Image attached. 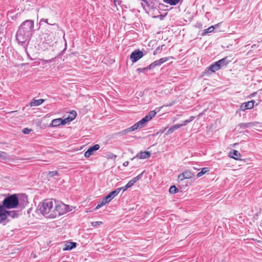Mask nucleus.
Returning a JSON list of instances; mask_svg holds the SVG:
<instances>
[{"instance_id": "7ed1b4c3", "label": "nucleus", "mask_w": 262, "mask_h": 262, "mask_svg": "<svg viewBox=\"0 0 262 262\" xmlns=\"http://www.w3.org/2000/svg\"><path fill=\"white\" fill-rule=\"evenodd\" d=\"M18 205V199L16 194H12L6 197L3 201L4 209L15 208Z\"/></svg>"}, {"instance_id": "393cba45", "label": "nucleus", "mask_w": 262, "mask_h": 262, "mask_svg": "<svg viewBox=\"0 0 262 262\" xmlns=\"http://www.w3.org/2000/svg\"><path fill=\"white\" fill-rule=\"evenodd\" d=\"M7 213H6V219L8 216H11L13 218L16 217L18 215V213L16 211H7Z\"/></svg>"}, {"instance_id": "9d476101", "label": "nucleus", "mask_w": 262, "mask_h": 262, "mask_svg": "<svg viewBox=\"0 0 262 262\" xmlns=\"http://www.w3.org/2000/svg\"><path fill=\"white\" fill-rule=\"evenodd\" d=\"M194 176V174L193 172L189 170H186L178 176V179L180 181H183L186 179L192 178Z\"/></svg>"}, {"instance_id": "4468645a", "label": "nucleus", "mask_w": 262, "mask_h": 262, "mask_svg": "<svg viewBox=\"0 0 262 262\" xmlns=\"http://www.w3.org/2000/svg\"><path fill=\"white\" fill-rule=\"evenodd\" d=\"M221 68L220 67V65L218 64V63L215 62L213 64H211L206 70V73H209V71H211V72H215V71L219 70Z\"/></svg>"}, {"instance_id": "c03bdc74", "label": "nucleus", "mask_w": 262, "mask_h": 262, "mask_svg": "<svg viewBox=\"0 0 262 262\" xmlns=\"http://www.w3.org/2000/svg\"><path fill=\"white\" fill-rule=\"evenodd\" d=\"M192 168H193V169H194L195 170H200V168H197V167H193Z\"/></svg>"}, {"instance_id": "f3484780", "label": "nucleus", "mask_w": 262, "mask_h": 262, "mask_svg": "<svg viewBox=\"0 0 262 262\" xmlns=\"http://www.w3.org/2000/svg\"><path fill=\"white\" fill-rule=\"evenodd\" d=\"M66 123V122H64V119L57 118L52 120L51 125L53 127H57L60 125L65 124Z\"/></svg>"}, {"instance_id": "7c9ffc66", "label": "nucleus", "mask_w": 262, "mask_h": 262, "mask_svg": "<svg viewBox=\"0 0 262 262\" xmlns=\"http://www.w3.org/2000/svg\"><path fill=\"white\" fill-rule=\"evenodd\" d=\"M255 101L253 100L248 101L247 102H245V104L246 105V107L247 109H251L253 107L254 103Z\"/></svg>"}, {"instance_id": "ddd939ff", "label": "nucleus", "mask_w": 262, "mask_h": 262, "mask_svg": "<svg viewBox=\"0 0 262 262\" xmlns=\"http://www.w3.org/2000/svg\"><path fill=\"white\" fill-rule=\"evenodd\" d=\"M118 194V191L114 190L110 192L107 195L104 196L105 200L110 203L115 196Z\"/></svg>"}, {"instance_id": "a211bd4d", "label": "nucleus", "mask_w": 262, "mask_h": 262, "mask_svg": "<svg viewBox=\"0 0 262 262\" xmlns=\"http://www.w3.org/2000/svg\"><path fill=\"white\" fill-rule=\"evenodd\" d=\"M6 210L0 205V224L6 220Z\"/></svg>"}, {"instance_id": "5701e85b", "label": "nucleus", "mask_w": 262, "mask_h": 262, "mask_svg": "<svg viewBox=\"0 0 262 262\" xmlns=\"http://www.w3.org/2000/svg\"><path fill=\"white\" fill-rule=\"evenodd\" d=\"M76 246V243L74 242H69L63 248V250H70L75 248Z\"/></svg>"}, {"instance_id": "bb28decb", "label": "nucleus", "mask_w": 262, "mask_h": 262, "mask_svg": "<svg viewBox=\"0 0 262 262\" xmlns=\"http://www.w3.org/2000/svg\"><path fill=\"white\" fill-rule=\"evenodd\" d=\"M108 202L106 200H105V199L104 197L101 201L98 202V204L96 207V209H98L100 208L101 207H102L103 206H104L105 204H108Z\"/></svg>"}, {"instance_id": "f8f14e48", "label": "nucleus", "mask_w": 262, "mask_h": 262, "mask_svg": "<svg viewBox=\"0 0 262 262\" xmlns=\"http://www.w3.org/2000/svg\"><path fill=\"white\" fill-rule=\"evenodd\" d=\"M143 174V172L138 174L136 177L134 178L133 179L128 181V182L126 184V186L128 188L131 187L132 186L134 185L135 183H136L138 181H139L142 177Z\"/></svg>"}, {"instance_id": "4be33fe9", "label": "nucleus", "mask_w": 262, "mask_h": 262, "mask_svg": "<svg viewBox=\"0 0 262 262\" xmlns=\"http://www.w3.org/2000/svg\"><path fill=\"white\" fill-rule=\"evenodd\" d=\"M181 127H182V125H180V124H177L173 125L168 129L166 135L172 134L176 130L178 129V128Z\"/></svg>"}, {"instance_id": "c9c22d12", "label": "nucleus", "mask_w": 262, "mask_h": 262, "mask_svg": "<svg viewBox=\"0 0 262 262\" xmlns=\"http://www.w3.org/2000/svg\"><path fill=\"white\" fill-rule=\"evenodd\" d=\"M57 174H58V172L57 171H50L49 172V174L48 175H49V176L50 177H54L55 176L57 175Z\"/></svg>"}, {"instance_id": "473e14b6", "label": "nucleus", "mask_w": 262, "mask_h": 262, "mask_svg": "<svg viewBox=\"0 0 262 262\" xmlns=\"http://www.w3.org/2000/svg\"><path fill=\"white\" fill-rule=\"evenodd\" d=\"M250 124H251L250 125L251 128L254 129H256L259 126V123L258 122H250Z\"/></svg>"}, {"instance_id": "0eeeda50", "label": "nucleus", "mask_w": 262, "mask_h": 262, "mask_svg": "<svg viewBox=\"0 0 262 262\" xmlns=\"http://www.w3.org/2000/svg\"><path fill=\"white\" fill-rule=\"evenodd\" d=\"M143 55V53L139 49L136 50L131 54L130 59L133 63H135L141 58Z\"/></svg>"}, {"instance_id": "4c0bfd02", "label": "nucleus", "mask_w": 262, "mask_h": 262, "mask_svg": "<svg viewBox=\"0 0 262 262\" xmlns=\"http://www.w3.org/2000/svg\"><path fill=\"white\" fill-rule=\"evenodd\" d=\"M42 22H44L45 23H47L49 26H50L51 25V24H49L48 23V19H44V18H41L40 20V21H39V25H41V23Z\"/></svg>"}, {"instance_id": "f257e3e1", "label": "nucleus", "mask_w": 262, "mask_h": 262, "mask_svg": "<svg viewBox=\"0 0 262 262\" xmlns=\"http://www.w3.org/2000/svg\"><path fill=\"white\" fill-rule=\"evenodd\" d=\"M41 213L49 218H55L65 214L68 206L53 199H46L38 206Z\"/></svg>"}, {"instance_id": "1a4fd4ad", "label": "nucleus", "mask_w": 262, "mask_h": 262, "mask_svg": "<svg viewBox=\"0 0 262 262\" xmlns=\"http://www.w3.org/2000/svg\"><path fill=\"white\" fill-rule=\"evenodd\" d=\"M100 146L98 144H95L94 146H91L84 153V157L86 158H89L91 156L94 154V152L98 150Z\"/></svg>"}, {"instance_id": "9b49d317", "label": "nucleus", "mask_w": 262, "mask_h": 262, "mask_svg": "<svg viewBox=\"0 0 262 262\" xmlns=\"http://www.w3.org/2000/svg\"><path fill=\"white\" fill-rule=\"evenodd\" d=\"M163 106H161V107H158L156 109V110H154V111H150L148 114L147 115H146L144 118L148 121H150V120H151L157 114V113H158L161 108Z\"/></svg>"}, {"instance_id": "20e7f679", "label": "nucleus", "mask_w": 262, "mask_h": 262, "mask_svg": "<svg viewBox=\"0 0 262 262\" xmlns=\"http://www.w3.org/2000/svg\"><path fill=\"white\" fill-rule=\"evenodd\" d=\"M242 155L241 153L236 150H233L230 151V158L232 160H230V164H232V166L236 168L241 166L244 163V161L241 158Z\"/></svg>"}, {"instance_id": "cd10ccee", "label": "nucleus", "mask_w": 262, "mask_h": 262, "mask_svg": "<svg viewBox=\"0 0 262 262\" xmlns=\"http://www.w3.org/2000/svg\"><path fill=\"white\" fill-rule=\"evenodd\" d=\"M214 27L213 26H210L208 28L204 30L203 32L202 33V35L204 36L209 33L212 32L214 31Z\"/></svg>"}, {"instance_id": "e433bc0d", "label": "nucleus", "mask_w": 262, "mask_h": 262, "mask_svg": "<svg viewBox=\"0 0 262 262\" xmlns=\"http://www.w3.org/2000/svg\"><path fill=\"white\" fill-rule=\"evenodd\" d=\"M147 70H149L148 68V66H147L146 68H139L137 69V71L139 72H144L145 71H146Z\"/></svg>"}, {"instance_id": "2f4dec72", "label": "nucleus", "mask_w": 262, "mask_h": 262, "mask_svg": "<svg viewBox=\"0 0 262 262\" xmlns=\"http://www.w3.org/2000/svg\"><path fill=\"white\" fill-rule=\"evenodd\" d=\"M7 159V154L6 152L0 151V159L6 160Z\"/></svg>"}, {"instance_id": "f03ea898", "label": "nucleus", "mask_w": 262, "mask_h": 262, "mask_svg": "<svg viewBox=\"0 0 262 262\" xmlns=\"http://www.w3.org/2000/svg\"><path fill=\"white\" fill-rule=\"evenodd\" d=\"M34 20L27 19L20 24L17 31L16 39L19 45L26 49L34 33Z\"/></svg>"}, {"instance_id": "dca6fc26", "label": "nucleus", "mask_w": 262, "mask_h": 262, "mask_svg": "<svg viewBox=\"0 0 262 262\" xmlns=\"http://www.w3.org/2000/svg\"><path fill=\"white\" fill-rule=\"evenodd\" d=\"M251 124H250V122L240 123L236 126V127L235 128V130H236L237 132H242L241 129H245L247 128H251Z\"/></svg>"}, {"instance_id": "79ce46f5", "label": "nucleus", "mask_w": 262, "mask_h": 262, "mask_svg": "<svg viewBox=\"0 0 262 262\" xmlns=\"http://www.w3.org/2000/svg\"><path fill=\"white\" fill-rule=\"evenodd\" d=\"M195 118V117L194 116H191L190 117V118L188 119L190 122L192 121Z\"/></svg>"}, {"instance_id": "6ab92c4d", "label": "nucleus", "mask_w": 262, "mask_h": 262, "mask_svg": "<svg viewBox=\"0 0 262 262\" xmlns=\"http://www.w3.org/2000/svg\"><path fill=\"white\" fill-rule=\"evenodd\" d=\"M218 64L220 65V67L221 68L226 67L229 62V60L228 59V57H225L222 59L219 60L216 62Z\"/></svg>"}, {"instance_id": "37998d69", "label": "nucleus", "mask_w": 262, "mask_h": 262, "mask_svg": "<svg viewBox=\"0 0 262 262\" xmlns=\"http://www.w3.org/2000/svg\"><path fill=\"white\" fill-rule=\"evenodd\" d=\"M128 161H126V162L123 163V165L124 166H126L128 165Z\"/></svg>"}, {"instance_id": "de8ad7c7", "label": "nucleus", "mask_w": 262, "mask_h": 262, "mask_svg": "<svg viewBox=\"0 0 262 262\" xmlns=\"http://www.w3.org/2000/svg\"><path fill=\"white\" fill-rule=\"evenodd\" d=\"M236 144H235H235H233V146H235Z\"/></svg>"}, {"instance_id": "49530a36", "label": "nucleus", "mask_w": 262, "mask_h": 262, "mask_svg": "<svg viewBox=\"0 0 262 262\" xmlns=\"http://www.w3.org/2000/svg\"><path fill=\"white\" fill-rule=\"evenodd\" d=\"M256 45H253V46H252L251 48L254 49Z\"/></svg>"}, {"instance_id": "f704fd0d", "label": "nucleus", "mask_w": 262, "mask_h": 262, "mask_svg": "<svg viewBox=\"0 0 262 262\" xmlns=\"http://www.w3.org/2000/svg\"><path fill=\"white\" fill-rule=\"evenodd\" d=\"M92 226L93 227H97L99 225H100L101 224H102V222H99V221H97V222H92Z\"/></svg>"}, {"instance_id": "a18cd8bd", "label": "nucleus", "mask_w": 262, "mask_h": 262, "mask_svg": "<svg viewBox=\"0 0 262 262\" xmlns=\"http://www.w3.org/2000/svg\"><path fill=\"white\" fill-rule=\"evenodd\" d=\"M53 60V59H50V60H47V63H49V62H52Z\"/></svg>"}, {"instance_id": "58836bf2", "label": "nucleus", "mask_w": 262, "mask_h": 262, "mask_svg": "<svg viewBox=\"0 0 262 262\" xmlns=\"http://www.w3.org/2000/svg\"><path fill=\"white\" fill-rule=\"evenodd\" d=\"M240 110L241 111H244L246 110H247V108L246 107V105L245 103H243L240 106Z\"/></svg>"}, {"instance_id": "6e6552de", "label": "nucleus", "mask_w": 262, "mask_h": 262, "mask_svg": "<svg viewBox=\"0 0 262 262\" xmlns=\"http://www.w3.org/2000/svg\"><path fill=\"white\" fill-rule=\"evenodd\" d=\"M168 60L167 57H163L159 60H156L148 66L149 69H152L156 67L160 66Z\"/></svg>"}, {"instance_id": "a878e982", "label": "nucleus", "mask_w": 262, "mask_h": 262, "mask_svg": "<svg viewBox=\"0 0 262 262\" xmlns=\"http://www.w3.org/2000/svg\"><path fill=\"white\" fill-rule=\"evenodd\" d=\"M201 171L198 172L196 174V177L198 178L202 177L203 175L205 174L206 172L209 171V168L208 167H204L202 168H200Z\"/></svg>"}, {"instance_id": "39448f33", "label": "nucleus", "mask_w": 262, "mask_h": 262, "mask_svg": "<svg viewBox=\"0 0 262 262\" xmlns=\"http://www.w3.org/2000/svg\"><path fill=\"white\" fill-rule=\"evenodd\" d=\"M140 1L143 9L146 11L157 9L160 4L158 0H140Z\"/></svg>"}, {"instance_id": "c85d7f7f", "label": "nucleus", "mask_w": 262, "mask_h": 262, "mask_svg": "<svg viewBox=\"0 0 262 262\" xmlns=\"http://www.w3.org/2000/svg\"><path fill=\"white\" fill-rule=\"evenodd\" d=\"M180 0H164V2L170 5H177Z\"/></svg>"}, {"instance_id": "412c9836", "label": "nucleus", "mask_w": 262, "mask_h": 262, "mask_svg": "<svg viewBox=\"0 0 262 262\" xmlns=\"http://www.w3.org/2000/svg\"><path fill=\"white\" fill-rule=\"evenodd\" d=\"M45 100L42 99H39L38 100L33 99L31 102L30 103V105L31 106H39Z\"/></svg>"}, {"instance_id": "2eb2a0df", "label": "nucleus", "mask_w": 262, "mask_h": 262, "mask_svg": "<svg viewBox=\"0 0 262 262\" xmlns=\"http://www.w3.org/2000/svg\"><path fill=\"white\" fill-rule=\"evenodd\" d=\"M151 155V153L149 151H141L138 153L136 157L140 159H144L148 158H149Z\"/></svg>"}, {"instance_id": "a19ab883", "label": "nucleus", "mask_w": 262, "mask_h": 262, "mask_svg": "<svg viewBox=\"0 0 262 262\" xmlns=\"http://www.w3.org/2000/svg\"><path fill=\"white\" fill-rule=\"evenodd\" d=\"M190 121L189 119L185 120L183 121V123L180 124V125H182V126L186 125L188 123H190Z\"/></svg>"}, {"instance_id": "b1692460", "label": "nucleus", "mask_w": 262, "mask_h": 262, "mask_svg": "<svg viewBox=\"0 0 262 262\" xmlns=\"http://www.w3.org/2000/svg\"><path fill=\"white\" fill-rule=\"evenodd\" d=\"M59 28V26L58 24H51L49 27H48V30L50 31L51 33H53L54 31L58 30Z\"/></svg>"}, {"instance_id": "aec40b11", "label": "nucleus", "mask_w": 262, "mask_h": 262, "mask_svg": "<svg viewBox=\"0 0 262 262\" xmlns=\"http://www.w3.org/2000/svg\"><path fill=\"white\" fill-rule=\"evenodd\" d=\"M76 116V112L75 111H72L70 113L69 116L64 118V122L68 123L73 120Z\"/></svg>"}, {"instance_id": "423d86ee", "label": "nucleus", "mask_w": 262, "mask_h": 262, "mask_svg": "<svg viewBox=\"0 0 262 262\" xmlns=\"http://www.w3.org/2000/svg\"><path fill=\"white\" fill-rule=\"evenodd\" d=\"M148 121L144 117L139 121L136 123L134 125L129 127L123 131H122L121 133L122 135L125 134L128 132L136 130L138 129H140L144 127L146 123Z\"/></svg>"}, {"instance_id": "ea45409f", "label": "nucleus", "mask_w": 262, "mask_h": 262, "mask_svg": "<svg viewBox=\"0 0 262 262\" xmlns=\"http://www.w3.org/2000/svg\"><path fill=\"white\" fill-rule=\"evenodd\" d=\"M31 129L28 128H25L23 129V133L25 134H28L30 133Z\"/></svg>"}, {"instance_id": "c756f323", "label": "nucleus", "mask_w": 262, "mask_h": 262, "mask_svg": "<svg viewBox=\"0 0 262 262\" xmlns=\"http://www.w3.org/2000/svg\"><path fill=\"white\" fill-rule=\"evenodd\" d=\"M169 192L171 194H175L178 192V189L175 186H171L169 189Z\"/></svg>"}, {"instance_id": "72a5a7b5", "label": "nucleus", "mask_w": 262, "mask_h": 262, "mask_svg": "<svg viewBox=\"0 0 262 262\" xmlns=\"http://www.w3.org/2000/svg\"><path fill=\"white\" fill-rule=\"evenodd\" d=\"M128 187L126 186V185L124 186V187H120V188H117V189H115V190H117L118 191V193L120 192V191L121 190H122L123 192H124L125 191H126L127 189H128Z\"/></svg>"}]
</instances>
